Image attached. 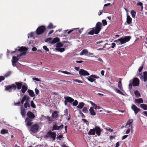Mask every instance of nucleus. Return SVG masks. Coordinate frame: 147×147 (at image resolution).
<instances>
[{
	"label": "nucleus",
	"mask_w": 147,
	"mask_h": 147,
	"mask_svg": "<svg viewBox=\"0 0 147 147\" xmlns=\"http://www.w3.org/2000/svg\"><path fill=\"white\" fill-rule=\"evenodd\" d=\"M64 125L63 124H61L60 126H58L56 125H53V130H59L60 129H63V128Z\"/></svg>",
	"instance_id": "nucleus-13"
},
{
	"label": "nucleus",
	"mask_w": 147,
	"mask_h": 147,
	"mask_svg": "<svg viewBox=\"0 0 147 147\" xmlns=\"http://www.w3.org/2000/svg\"><path fill=\"white\" fill-rule=\"evenodd\" d=\"M143 78L144 82L147 81V72L145 71L143 73Z\"/></svg>",
	"instance_id": "nucleus-30"
},
{
	"label": "nucleus",
	"mask_w": 147,
	"mask_h": 147,
	"mask_svg": "<svg viewBox=\"0 0 147 147\" xmlns=\"http://www.w3.org/2000/svg\"><path fill=\"white\" fill-rule=\"evenodd\" d=\"M132 21V19L129 16L127 15V18L126 22L128 24H130Z\"/></svg>",
	"instance_id": "nucleus-26"
},
{
	"label": "nucleus",
	"mask_w": 147,
	"mask_h": 147,
	"mask_svg": "<svg viewBox=\"0 0 147 147\" xmlns=\"http://www.w3.org/2000/svg\"><path fill=\"white\" fill-rule=\"evenodd\" d=\"M27 49H28L25 47H22L19 48V49H18V51L20 52H23L21 53L20 55H18L17 57L13 56L12 63V65L13 66H16V63L19 60L20 57L26 54V51Z\"/></svg>",
	"instance_id": "nucleus-1"
},
{
	"label": "nucleus",
	"mask_w": 147,
	"mask_h": 147,
	"mask_svg": "<svg viewBox=\"0 0 147 147\" xmlns=\"http://www.w3.org/2000/svg\"><path fill=\"white\" fill-rule=\"evenodd\" d=\"M79 73L80 76H89L90 75L89 73L83 69H81L79 70Z\"/></svg>",
	"instance_id": "nucleus-9"
},
{
	"label": "nucleus",
	"mask_w": 147,
	"mask_h": 147,
	"mask_svg": "<svg viewBox=\"0 0 147 147\" xmlns=\"http://www.w3.org/2000/svg\"><path fill=\"white\" fill-rule=\"evenodd\" d=\"M131 13L132 17L133 18H134L135 16L136 12L133 10H132L131 11Z\"/></svg>",
	"instance_id": "nucleus-41"
},
{
	"label": "nucleus",
	"mask_w": 147,
	"mask_h": 147,
	"mask_svg": "<svg viewBox=\"0 0 147 147\" xmlns=\"http://www.w3.org/2000/svg\"><path fill=\"white\" fill-rule=\"evenodd\" d=\"M82 110V111L85 113H87L88 112V111L87 110V108L86 107H84L83 108Z\"/></svg>",
	"instance_id": "nucleus-40"
},
{
	"label": "nucleus",
	"mask_w": 147,
	"mask_h": 147,
	"mask_svg": "<svg viewBox=\"0 0 147 147\" xmlns=\"http://www.w3.org/2000/svg\"><path fill=\"white\" fill-rule=\"evenodd\" d=\"M27 116L28 118L31 119H33L35 117V115L31 111H29L28 112L27 114Z\"/></svg>",
	"instance_id": "nucleus-15"
},
{
	"label": "nucleus",
	"mask_w": 147,
	"mask_h": 147,
	"mask_svg": "<svg viewBox=\"0 0 147 147\" xmlns=\"http://www.w3.org/2000/svg\"><path fill=\"white\" fill-rule=\"evenodd\" d=\"M118 87L121 90H123V88L122 87L121 82V80L119 81Z\"/></svg>",
	"instance_id": "nucleus-31"
},
{
	"label": "nucleus",
	"mask_w": 147,
	"mask_h": 147,
	"mask_svg": "<svg viewBox=\"0 0 147 147\" xmlns=\"http://www.w3.org/2000/svg\"><path fill=\"white\" fill-rule=\"evenodd\" d=\"M132 109L134 111L135 114H137L138 112H140V109L138 108L135 105H132L131 107Z\"/></svg>",
	"instance_id": "nucleus-14"
},
{
	"label": "nucleus",
	"mask_w": 147,
	"mask_h": 147,
	"mask_svg": "<svg viewBox=\"0 0 147 147\" xmlns=\"http://www.w3.org/2000/svg\"><path fill=\"white\" fill-rule=\"evenodd\" d=\"M24 107L25 109H29L30 106L29 103L28 102H26L24 104Z\"/></svg>",
	"instance_id": "nucleus-32"
},
{
	"label": "nucleus",
	"mask_w": 147,
	"mask_h": 147,
	"mask_svg": "<svg viewBox=\"0 0 147 147\" xmlns=\"http://www.w3.org/2000/svg\"><path fill=\"white\" fill-rule=\"evenodd\" d=\"M80 114L81 115L82 118L85 117V115L81 111L80 112Z\"/></svg>",
	"instance_id": "nucleus-55"
},
{
	"label": "nucleus",
	"mask_w": 147,
	"mask_h": 147,
	"mask_svg": "<svg viewBox=\"0 0 147 147\" xmlns=\"http://www.w3.org/2000/svg\"><path fill=\"white\" fill-rule=\"evenodd\" d=\"M74 81H75L76 82H78L79 83H82L83 82L82 81L79 80H78L76 79V80H74Z\"/></svg>",
	"instance_id": "nucleus-52"
},
{
	"label": "nucleus",
	"mask_w": 147,
	"mask_h": 147,
	"mask_svg": "<svg viewBox=\"0 0 147 147\" xmlns=\"http://www.w3.org/2000/svg\"><path fill=\"white\" fill-rule=\"evenodd\" d=\"M90 103L91 104L92 106L94 107V108L95 109H100V107L99 106H97L94 103H93L91 101H90Z\"/></svg>",
	"instance_id": "nucleus-22"
},
{
	"label": "nucleus",
	"mask_w": 147,
	"mask_h": 147,
	"mask_svg": "<svg viewBox=\"0 0 147 147\" xmlns=\"http://www.w3.org/2000/svg\"><path fill=\"white\" fill-rule=\"evenodd\" d=\"M4 88L5 90L8 91L9 92H12V90H16V86L15 84H12L5 86H4Z\"/></svg>",
	"instance_id": "nucleus-7"
},
{
	"label": "nucleus",
	"mask_w": 147,
	"mask_h": 147,
	"mask_svg": "<svg viewBox=\"0 0 147 147\" xmlns=\"http://www.w3.org/2000/svg\"><path fill=\"white\" fill-rule=\"evenodd\" d=\"M115 90L117 93L121 94L122 95H124L123 93L118 88H115Z\"/></svg>",
	"instance_id": "nucleus-37"
},
{
	"label": "nucleus",
	"mask_w": 147,
	"mask_h": 147,
	"mask_svg": "<svg viewBox=\"0 0 147 147\" xmlns=\"http://www.w3.org/2000/svg\"><path fill=\"white\" fill-rule=\"evenodd\" d=\"M119 142H117L116 144V146L115 147H119Z\"/></svg>",
	"instance_id": "nucleus-63"
},
{
	"label": "nucleus",
	"mask_w": 147,
	"mask_h": 147,
	"mask_svg": "<svg viewBox=\"0 0 147 147\" xmlns=\"http://www.w3.org/2000/svg\"><path fill=\"white\" fill-rule=\"evenodd\" d=\"M84 105L85 104L83 102H79V105L77 106V107L78 109H82Z\"/></svg>",
	"instance_id": "nucleus-27"
},
{
	"label": "nucleus",
	"mask_w": 147,
	"mask_h": 147,
	"mask_svg": "<svg viewBox=\"0 0 147 147\" xmlns=\"http://www.w3.org/2000/svg\"><path fill=\"white\" fill-rule=\"evenodd\" d=\"M63 73L67 74H71L67 71H63L62 72Z\"/></svg>",
	"instance_id": "nucleus-56"
},
{
	"label": "nucleus",
	"mask_w": 147,
	"mask_h": 147,
	"mask_svg": "<svg viewBox=\"0 0 147 147\" xmlns=\"http://www.w3.org/2000/svg\"><path fill=\"white\" fill-rule=\"evenodd\" d=\"M52 117L53 118H57L58 117V114L57 111H54L52 112Z\"/></svg>",
	"instance_id": "nucleus-21"
},
{
	"label": "nucleus",
	"mask_w": 147,
	"mask_h": 147,
	"mask_svg": "<svg viewBox=\"0 0 147 147\" xmlns=\"http://www.w3.org/2000/svg\"><path fill=\"white\" fill-rule=\"evenodd\" d=\"M135 101L138 104L142 103L143 102V99L142 98H139L137 99H135Z\"/></svg>",
	"instance_id": "nucleus-28"
},
{
	"label": "nucleus",
	"mask_w": 147,
	"mask_h": 147,
	"mask_svg": "<svg viewBox=\"0 0 147 147\" xmlns=\"http://www.w3.org/2000/svg\"><path fill=\"white\" fill-rule=\"evenodd\" d=\"M140 107L144 110H147V105L144 104H141L140 105Z\"/></svg>",
	"instance_id": "nucleus-29"
},
{
	"label": "nucleus",
	"mask_w": 147,
	"mask_h": 147,
	"mask_svg": "<svg viewBox=\"0 0 147 147\" xmlns=\"http://www.w3.org/2000/svg\"><path fill=\"white\" fill-rule=\"evenodd\" d=\"M24 101L22 99L21 102H18L15 103H14L15 105H20V104H21L22 105L23 104L24 102Z\"/></svg>",
	"instance_id": "nucleus-34"
},
{
	"label": "nucleus",
	"mask_w": 147,
	"mask_h": 147,
	"mask_svg": "<svg viewBox=\"0 0 147 147\" xmlns=\"http://www.w3.org/2000/svg\"><path fill=\"white\" fill-rule=\"evenodd\" d=\"M22 89L21 90L22 92L23 93H24L28 89V86L27 85H22Z\"/></svg>",
	"instance_id": "nucleus-19"
},
{
	"label": "nucleus",
	"mask_w": 147,
	"mask_h": 147,
	"mask_svg": "<svg viewBox=\"0 0 147 147\" xmlns=\"http://www.w3.org/2000/svg\"><path fill=\"white\" fill-rule=\"evenodd\" d=\"M16 85V88L18 89H20L22 86L23 82H15Z\"/></svg>",
	"instance_id": "nucleus-18"
},
{
	"label": "nucleus",
	"mask_w": 147,
	"mask_h": 147,
	"mask_svg": "<svg viewBox=\"0 0 147 147\" xmlns=\"http://www.w3.org/2000/svg\"><path fill=\"white\" fill-rule=\"evenodd\" d=\"M26 95H24L23 97H22V99L23 100L25 101V100L26 101Z\"/></svg>",
	"instance_id": "nucleus-60"
},
{
	"label": "nucleus",
	"mask_w": 147,
	"mask_h": 147,
	"mask_svg": "<svg viewBox=\"0 0 147 147\" xmlns=\"http://www.w3.org/2000/svg\"><path fill=\"white\" fill-rule=\"evenodd\" d=\"M27 92L31 97H33L35 96V94L33 90L29 89L28 90Z\"/></svg>",
	"instance_id": "nucleus-24"
},
{
	"label": "nucleus",
	"mask_w": 147,
	"mask_h": 147,
	"mask_svg": "<svg viewBox=\"0 0 147 147\" xmlns=\"http://www.w3.org/2000/svg\"><path fill=\"white\" fill-rule=\"evenodd\" d=\"M101 131L102 129L100 127L95 126L94 128L90 129L88 134L89 135H94L96 133L98 136H99L100 135Z\"/></svg>",
	"instance_id": "nucleus-3"
},
{
	"label": "nucleus",
	"mask_w": 147,
	"mask_h": 147,
	"mask_svg": "<svg viewBox=\"0 0 147 147\" xmlns=\"http://www.w3.org/2000/svg\"><path fill=\"white\" fill-rule=\"evenodd\" d=\"M11 72L10 71H8L4 75V77H7L9 76L11 74Z\"/></svg>",
	"instance_id": "nucleus-47"
},
{
	"label": "nucleus",
	"mask_w": 147,
	"mask_h": 147,
	"mask_svg": "<svg viewBox=\"0 0 147 147\" xmlns=\"http://www.w3.org/2000/svg\"><path fill=\"white\" fill-rule=\"evenodd\" d=\"M88 51L86 49H83L82 52L80 53V55H87L88 53Z\"/></svg>",
	"instance_id": "nucleus-25"
},
{
	"label": "nucleus",
	"mask_w": 147,
	"mask_h": 147,
	"mask_svg": "<svg viewBox=\"0 0 147 147\" xmlns=\"http://www.w3.org/2000/svg\"><path fill=\"white\" fill-rule=\"evenodd\" d=\"M35 92L36 95H38L39 94V91L37 88L35 89Z\"/></svg>",
	"instance_id": "nucleus-51"
},
{
	"label": "nucleus",
	"mask_w": 147,
	"mask_h": 147,
	"mask_svg": "<svg viewBox=\"0 0 147 147\" xmlns=\"http://www.w3.org/2000/svg\"><path fill=\"white\" fill-rule=\"evenodd\" d=\"M143 113L145 116L147 117V111H144Z\"/></svg>",
	"instance_id": "nucleus-64"
},
{
	"label": "nucleus",
	"mask_w": 147,
	"mask_h": 147,
	"mask_svg": "<svg viewBox=\"0 0 147 147\" xmlns=\"http://www.w3.org/2000/svg\"><path fill=\"white\" fill-rule=\"evenodd\" d=\"M82 121H83L84 123H85L87 125H89V122L88 121L86 120L85 119H82Z\"/></svg>",
	"instance_id": "nucleus-49"
},
{
	"label": "nucleus",
	"mask_w": 147,
	"mask_h": 147,
	"mask_svg": "<svg viewBox=\"0 0 147 147\" xmlns=\"http://www.w3.org/2000/svg\"><path fill=\"white\" fill-rule=\"evenodd\" d=\"M102 27V23L100 22H98L96 24L95 27L93 28L89 32L88 34L91 35L94 34H98L101 30Z\"/></svg>",
	"instance_id": "nucleus-2"
},
{
	"label": "nucleus",
	"mask_w": 147,
	"mask_h": 147,
	"mask_svg": "<svg viewBox=\"0 0 147 147\" xmlns=\"http://www.w3.org/2000/svg\"><path fill=\"white\" fill-rule=\"evenodd\" d=\"M128 135H125L124 136H123L122 137V140H124L125 139L127 136Z\"/></svg>",
	"instance_id": "nucleus-62"
},
{
	"label": "nucleus",
	"mask_w": 147,
	"mask_h": 147,
	"mask_svg": "<svg viewBox=\"0 0 147 147\" xmlns=\"http://www.w3.org/2000/svg\"><path fill=\"white\" fill-rule=\"evenodd\" d=\"M102 22L104 26H105L107 24V22L106 20H102Z\"/></svg>",
	"instance_id": "nucleus-46"
},
{
	"label": "nucleus",
	"mask_w": 147,
	"mask_h": 147,
	"mask_svg": "<svg viewBox=\"0 0 147 147\" xmlns=\"http://www.w3.org/2000/svg\"><path fill=\"white\" fill-rule=\"evenodd\" d=\"M5 78L4 77L1 76H0V82H1L2 81L4 80Z\"/></svg>",
	"instance_id": "nucleus-58"
},
{
	"label": "nucleus",
	"mask_w": 147,
	"mask_h": 147,
	"mask_svg": "<svg viewBox=\"0 0 147 147\" xmlns=\"http://www.w3.org/2000/svg\"><path fill=\"white\" fill-rule=\"evenodd\" d=\"M137 6H140L142 9H143V3L141 2H138L137 4Z\"/></svg>",
	"instance_id": "nucleus-45"
},
{
	"label": "nucleus",
	"mask_w": 147,
	"mask_h": 147,
	"mask_svg": "<svg viewBox=\"0 0 147 147\" xmlns=\"http://www.w3.org/2000/svg\"><path fill=\"white\" fill-rule=\"evenodd\" d=\"M133 122V120L131 119L127 121V124L126 125V127L127 128L131 127V128H132V123Z\"/></svg>",
	"instance_id": "nucleus-17"
},
{
	"label": "nucleus",
	"mask_w": 147,
	"mask_h": 147,
	"mask_svg": "<svg viewBox=\"0 0 147 147\" xmlns=\"http://www.w3.org/2000/svg\"><path fill=\"white\" fill-rule=\"evenodd\" d=\"M90 77L86 78L90 82H93L95 81V79L93 78H96L98 79L99 78V77L96 76L95 75H92L90 76Z\"/></svg>",
	"instance_id": "nucleus-11"
},
{
	"label": "nucleus",
	"mask_w": 147,
	"mask_h": 147,
	"mask_svg": "<svg viewBox=\"0 0 147 147\" xmlns=\"http://www.w3.org/2000/svg\"><path fill=\"white\" fill-rule=\"evenodd\" d=\"M30 105L33 108H36V106L33 100L31 101L30 102Z\"/></svg>",
	"instance_id": "nucleus-39"
},
{
	"label": "nucleus",
	"mask_w": 147,
	"mask_h": 147,
	"mask_svg": "<svg viewBox=\"0 0 147 147\" xmlns=\"http://www.w3.org/2000/svg\"><path fill=\"white\" fill-rule=\"evenodd\" d=\"M90 115H96V113L94 111L93 108L91 107L89 110Z\"/></svg>",
	"instance_id": "nucleus-23"
},
{
	"label": "nucleus",
	"mask_w": 147,
	"mask_h": 147,
	"mask_svg": "<svg viewBox=\"0 0 147 147\" xmlns=\"http://www.w3.org/2000/svg\"><path fill=\"white\" fill-rule=\"evenodd\" d=\"M55 27L54 26L53 24L51 23H50L48 26L47 28L49 29H51Z\"/></svg>",
	"instance_id": "nucleus-33"
},
{
	"label": "nucleus",
	"mask_w": 147,
	"mask_h": 147,
	"mask_svg": "<svg viewBox=\"0 0 147 147\" xmlns=\"http://www.w3.org/2000/svg\"><path fill=\"white\" fill-rule=\"evenodd\" d=\"M143 69V66L142 65V66H141L138 69V71L139 72H140L141 71H142Z\"/></svg>",
	"instance_id": "nucleus-54"
},
{
	"label": "nucleus",
	"mask_w": 147,
	"mask_h": 147,
	"mask_svg": "<svg viewBox=\"0 0 147 147\" xmlns=\"http://www.w3.org/2000/svg\"><path fill=\"white\" fill-rule=\"evenodd\" d=\"M131 37L130 36H127L123 38H121L118 39L117 40H115L114 42H117L119 41L121 43V44L122 45L129 41Z\"/></svg>",
	"instance_id": "nucleus-5"
},
{
	"label": "nucleus",
	"mask_w": 147,
	"mask_h": 147,
	"mask_svg": "<svg viewBox=\"0 0 147 147\" xmlns=\"http://www.w3.org/2000/svg\"><path fill=\"white\" fill-rule=\"evenodd\" d=\"M63 135H60L59 136H57V139H61L63 137Z\"/></svg>",
	"instance_id": "nucleus-61"
},
{
	"label": "nucleus",
	"mask_w": 147,
	"mask_h": 147,
	"mask_svg": "<svg viewBox=\"0 0 147 147\" xmlns=\"http://www.w3.org/2000/svg\"><path fill=\"white\" fill-rule=\"evenodd\" d=\"M46 30V27L43 25L38 27L36 30V33L38 35L44 33Z\"/></svg>",
	"instance_id": "nucleus-6"
},
{
	"label": "nucleus",
	"mask_w": 147,
	"mask_h": 147,
	"mask_svg": "<svg viewBox=\"0 0 147 147\" xmlns=\"http://www.w3.org/2000/svg\"><path fill=\"white\" fill-rule=\"evenodd\" d=\"M64 113L65 114V115L67 116L68 115V110L67 109H66L64 111Z\"/></svg>",
	"instance_id": "nucleus-53"
},
{
	"label": "nucleus",
	"mask_w": 147,
	"mask_h": 147,
	"mask_svg": "<svg viewBox=\"0 0 147 147\" xmlns=\"http://www.w3.org/2000/svg\"><path fill=\"white\" fill-rule=\"evenodd\" d=\"M45 137L47 138H51L54 140L56 137V133L53 132L51 130L48 131L45 135Z\"/></svg>",
	"instance_id": "nucleus-8"
},
{
	"label": "nucleus",
	"mask_w": 147,
	"mask_h": 147,
	"mask_svg": "<svg viewBox=\"0 0 147 147\" xmlns=\"http://www.w3.org/2000/svg\"><path fill=\"white\" fill-rule=\"evenodd\" d=\"M32 121L33 119L26 117L25 119L26 125L28 127L31 126L33 124Z\"/></svg>",
	"instance_id": "nucleus-10"
},
{
	"label": "nucleus",
	"mask_w": 147,
	"mask_h": 147,
	"mask_svg": "<svg viewBox=\"0 0 147 147\" xmlns=\"http://www.w3.org/2000/svg\"><path fill=\"white\" fill-rule=\"evenodd\" d=\"M21 113L22 117H24L26 113V111L24 109H21Z\"/></svg>",
	"instance_id": "nucleus-35"
},
{
	"label": "nucleus",
	"mask_w": 147,
	"mask_h": 147,
	"mask_svg": "<svg viewBox=\"0 0 147 147\" xmlns=\"http://www.w3.org/2000/svg\"><path fill=\"white\" fill-rule=\"evenodd\" d=\"M43 49L45 51H49V49L47 47V46L45 45L43 46Z\"/></svg>",
	"instance_id": "nucleus-50"
},
{
	"label": "nucleus",
	"mask_w": 147,
	"mask_h": 147,
	"mask_svg": "<svg viewBox=\"0 0 147 147\" xmlns=\"http://www.w3.org/2000/svg\"><path fill=\"white\" fill-rule=\"evenodd\" d=\"M60 41V39L58 37H56L53 39V40L51 41L50 43L51 44H55L57 42H59Z\"/></svg>",
	"instance_id": "nucleus-20"
},
{
	"label": "nucleus",
	"mask_w": 147,
	"mask_h": 147,
	"mask_svg": "<svg viewBox=\"0 0 147 147\" xmlns=\"http://www.w3.org/2000/svg\"><path fill=\"white\" fill-rule=\"evenodd\" d=\"M134 93L136 96H140V93L138 90H136L135 91Z\"/></svg>",
	"instance_id": "nucleus-38"
},
{
	"label": "nucleus",
	"mask_w": 147,
	"mask_h": 147,
	"mask_svg": "<svg viewBox=\"0 0 147 147\" xmlns=\"http://www.w3.org/2000/svg\"><path fill=\"white\" fill-rule=\"evenodd\" d=\"M8 133V130L7 129H3L0 132L1 134H7Z\"/></svg>",
	"instance_id": "nucleus-36"
},
{
	"label": "nucleus",
	"mask_w": 147,
	"mask_h": 147,
	"mask_svg": "<svg viewBox=\"0 0 147 147\" xmlns=\"http://www.w3.org/2000/svg\"><path fill=\"white\" fill-rule=\"evenodd\" d=\"M73 102L72 104L73 106H77L78 103V101L77 100H74V101Z\"/></svg>",
	"instance_id": "nucleus-42"
},
{
	"label": "nucleus",
	"mask_w": 147,
	"mask_h": 147,
	"mask_svg": "<svg viewBox=\"0 0 147 147\" xmlns=\"http://www.w3.org/2000/svg\"><path fill=\"white\" fill-rule=\"evenodd\" d=\"M57 50L60 52H62L65 51V49L63 48H58Z\"/></svg>",
	"instance_id": "nucleus-44"
},
{
	"label": "nucleus",
	"mask_w": 147,
	"mask_h": 147,
	"mask_svg": "<svg viewBox=\"0 0 147 147\" xmlns=\"http://www.w3.org/2000/svg\"><path fill=\"white\" fill-rule=\"evenodd\" d=\"M132 84L133 86H138L139 84V80L138 79L136 78H134L132 81Z\"/></svg>",
	"instance_id": "nucleus-12"
},
{
	"label": "nucleus",
	"mask_w": 147,
	"mask_h": 147,
	"mask_svg": "<svg viewBox=\"0 0 147 147\" xmlns=\"http://www.w3.org/2000/svg\"><path fill=\"white\" fill-rule=\"evenodd\" d=\"M39 127V125L35 123L31 126L29 130L31 134L36 133L38 131Z\"/></svg>",
	"instance_id": "nucleus-4"
},
{
	"label": "nucleus",
	"mask_w": 147,
	"mask_h": 147,
	"mask_svg": "<svg viewBox=\"0 0 147 147\" xmlns=\"http://www.w3.org/2000/svg\"><path fill=\"white\" fill-rule=\"evenodd\" d=\"M32 79L33 80H35L37 81H38V82H40V80L39 79H38L37 78H32Z\"/></svg>",
	"instance_id": "nucleus-59"
},
{
	"label": "nucleus",
	"mask_w": 147,
	"mask_h": 147,
	"mask_svg": "<svg viewBox=\"0 0 147 147\" xmlns=\"http://www.w3.org/2000/svg\"><path fill=\"white\" fill-rule=\"evenodd\" d=\"M56 45V47L57 48H60L63 46V44L60 43H57Z\"/></svg>",
	"instance_id": "nucleus-43"
},
{
	"label": "nucleus",
	"mask_w": 147,
	"mask_h": 147,
	"mask_svg": "<svg viewBox=\"0 0 147 147\" xmlns=\"http://www.w3.org/2000/svg\"><path fill=\"white\" fill-rule=\"evenodd\" d=\"M129 88L130 90H131L132 88V84L130 83L129 84Z\"/></svg>",
	"instance_id": "nucleus-57"
},
{
	"label": "nucleus",
	"mask_w": 147,
	"mask_h": 147,
	"mask_svg": "<svg viewBox=\"0 0 147 147\" xmlns=\"http://www.w3.org/2000/svg\"><path fill=\"white\" fill-rule=\"evenodd\" d=\"M105 129L106 130H107L110 132H112L113 131V129H111L109 127H106L105 128Z\"/></svg>",
	"instance_id": "nucleus-48"
},
{
	"label": "nucleus",
	"mask_w": 147,
	"mask_h": 147,
	"mask_svg": "<svg viewBox=\"0 0 147 147\" xmlns=\"http://www.w3.org/2000/svg\"><path fill=\"white\" fill-rule=\"evenodd\" d=\"M65 100L68 102L70 103H72L74 101V100L72 98L68 96H67L64 97Z\"/></svg>",
	"instance_id": "nucleus-16"
}]
</instances>
